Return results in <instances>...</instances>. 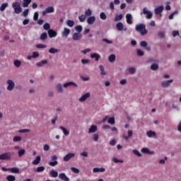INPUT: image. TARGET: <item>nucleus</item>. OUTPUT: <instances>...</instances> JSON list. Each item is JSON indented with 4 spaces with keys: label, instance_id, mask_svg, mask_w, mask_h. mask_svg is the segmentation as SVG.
<instances>
[{
    "label": "nucleus",
    "instance_id": "9d476101",
    "mask_svg": "<svg viewBox=\"0 0 181 181\" xmlns=\"http://www.w3.org/2000/svg\"><path fill=\"white\" fill-rule=\"evenodd\" d=\"M165 9V7L163 6H159L158 7H156L154 10L156 15H160V16H162V12H163V10Z\"/></svg>",
    "mask_w": 181,
    "mask_h": 181
},
{
    "label": "nucleus",
    "instance_id": "680f3d73",
    "mask_svg": "<svg viewBox=\"0 0 181 181\" xmlns=\"http://www.w3.org/2000/svg\"><path fill=\"white\" fill-rule=\"evenodd\" d=\"M99 138H100V136L98 135V134H93V141H94L95 142H98Z\"/></svg>",
    "mask_w": 181,
    "mask_h": 181
},
{
    "label": "nucleus",
    "instance_id": "864d4df0",
    "mask_svg": "<svg viewBox=\"0 0 181 181\" xmlns=\"http://www.w3.org/2000/svg\"><path fill=\"white\" fill-rule=\"evenodd\" d=\"M80 156H82V158H88V153L87 151H83L80 153Z\"/></svg>",
    "mask_w": 181,
    "mask_h": 181
},
{
    "label": "nucleus",
    "instance_id": "4be33fe9",
    "mask_svg": "<svg viewBox=\"0 0 181 181\" xmlns=\"http://www.w3.org/2000/svg\"><path fill=\"white\" fill-rule=\"evenodd\" d=\"M59 52H60V49H56L54 47H51L48 50V53H49L50 54H56V53H59Z\"/></svg>",
    "mask_w": 181,
    "mask_h": 181
},
{
    "label": "nucleus",
    "instance_id": "2eb2a0df",
    "mask_svg": "<svg viewBox=\"0 0 181 181\" xmlns=\"http://www.w3.org/2000/svg\"><path fill=\"white\" fill-rule=\"evenodd\" d=\"M172 83H173V79H170L168 81H163L161 83V86H162V87L167 88V87H169V86H170V84H172Z\"/></svg>",
    "mask_w": 181,
    "mask_h": 181
},
{
    "label": "nucleus",
    "instance_id": "09e8293b",
    "mask_svg": "<svg viewBox=\"0 0 181 181\" xmlns=\"http://www.w3.org/2000/svg\"><path fill=\"white\" fill-rule=\"evenodd\" d=\"M107 122L108 124H111V125H114L115 124V119L114 117H110Z\"/></svg>",
    "mask_w": 181,
    "mask_h": 181
},
{
    "label": "nucleus",
    "instance_id": "473e14b6",
    "mask_svg": "<svg viewBox=\"0 0 181 181\" xmlns=\"http://www.w3.org/2000/svg\"><path fill=\"white\" fill-rule=\"evenodd\" d=\"M115 59H117V57L115 56V54H110L108 58V60L110 63H114L115 62Z\"/></svg>",
    "mask_w": 181,
    "mask_h": 181
},
{
    "label": "nucleus",
    "instance_id": "603ef678",
    "mask_svg": "<svg viewBox=\"0 0 181 181\" xmlns=\"http://www.w3.org/2000/svg\"><path fill=\"white\" fill-rule=\"evenodd\" d=\"M81 62L83 66H86V64H90V59H82Z\"/></svg>",
    "mask_w": 181,
    "mask_h": 181
},
{
    "label": "nucleus",
    "instance_id": "423d86ee",
    "mask_svg": "<svg viewBox=\"0 0 181 181\" xmlns=\"http://www.w3.org/2000/svg\"><path fill=\"white\" fill-rule=\"evenodd\" d=\"M51 160H52V161H50L49 163V166L54 167L57 165H59V162L57 161V156H56V155L52 156L51 157Z\"/></svg>",
    "mask_w": 181,
    "mask_h": 181
},
{
    "label": "nucleus",
    "instance_id": "ea45409f",
    "mask_svg": "<svg viewBox=\"0 0 181 181\" xmlns=\"http://www.w3.org/2000/svg\"><path fill=\"white\" fill-rule=\"evenodd\" d=\"M66 25L69 26V28H73L74 26V21L68 20L66 22Z\"/></svg>",
    "mask_w": 181,
    "mask_h": 181
},
{
    "label": "nucleus",
    "instance_id": "5701e85b",
    "mask_svg": "<svg viewBox=\"0 0 181 181\" xmlns=\"http://www.w3.org/2000/svg\"><path fill=\"white\" fill-rule=\"evenodd\" d=\"M59 129H61V131H62L64 135H65V136H69V135H70V132L69 130H67V129L64 128L63 126H61L59 127Z\"/></svg>",
    "mask_w": 181,
    "mask_h": 181
},
{
    "label": "nucleus",
    "instance_id": "a19ab883",
    "mask_svg": "<svg viewBox=\"0 0 181 181\" xmlns=\"http://www.w3.org/2000/svg\"><path fill=\"white\" fill-rule=\"evenodd\" d=\"M100 18L102 21H105L107 19V14H105V13H104V12H101L100 13Z\"/></svg>",
    "mask_w": 181,
    "mask_h": 181
},
{
    "label": "nucleus",
    "instance_id": "f3484780",
    "mask_svg": "<svg viewBox=\"0 0 181 181\" xmlns=\"http://www.w3.org/2000/svg\"><path fill=\"white\" fill-rule=\"evenodd\" d=\"M59 178L64 181H70V178L66 175V173H62L59 175Z\"/></svg>",
    "mask_w": 181,
    "mask_h": 181
},
{
    "label": "nucleus",
    "instance_id": "39448f33",
    "mask_svg": "<svg viewBox=\"0 0 181 181\" xmlns=\"http://www.w3.org/2000/svg\"><path fill=\"white\" fill-rule=\"evenodd\" d=\"M143 13L144 15H146V19H152V16H153V13H152L151 11L148 10V8L146 7L143 8Z\"/></svg>",
    "mask_w": 181,
    "mask_h": 181
},
{
    "label": "nucleus",
    "instance_id": "0e129e2a",
    "mask_svg": "<svg viewBox=\"0 0 181 181\" xmlns=\"http://www.w3.org/2000/svg\"><path fill=\"white\" fill-rule=\"evenodd\" d=\"M141 47H146L148 46V42L146 41H141L140 42Z\"/></svg>",
    "mask_w": 181,
    "mask_h": 181
},
{
    "label": "nucleus",
    "instance_id": "de8ad7c7",
    "mask_svg": "<svg viewBox=\"0 0 181 181\" xmlns=\"http://www.w3.org/2000/svg\"><path fill=\"white\" fill-rule=\"evenodd\" d=\"M129 72L130 74H135L136 73V69L135 67H130L129 68Z\"/></svg>",
    "mask_w": 181,
    "mask_h": 181
},
{
    "label": "nucleus",
    "instance_id": "3c124183",
    "mask_svg": "<svg viewBox=\"0 0 181 181\" xmlns=\"http://www.w3.org/2000/svg\"><path fill=\"white\" fill-rule=\"evenodd\" d=\"M37 49H46L47 47V45H45L43 44H37L36 45Z\"/></svg>",
    "mask_w": 181,
    "mask_h": 181
},
{
    "label": "nucleus",
    "instance_id": "6e6552de",
    "mask_svg": "<svg viewBox=\"0 0 181 181\" xmlns=\"http://www.w3.org/2000/svg\"><path fill=\"white\" fill-rule=\"evenodd\" d=\"M53 12H54V7L48 6L42 11V16H45L47 13H53Z\"/></svg>",
    "mask_w": 181,
    "mask_h": 181
},
{
    "label": "nucleus",
    "instance_id": "49530a36",
    "mask_svg": "<svg viewBox=\"0 0 181 181\" xmlns=\"http://www.w3.org/2000/svg\"><path fill=\"white\" fill-rule=\"evenodd\" d=\"M9 170L11 172V173H19V168H10Z\"/></svg>",
    "mask_w": 181,
    "mask_h": 181
},
{
    "label": "nucleus",
    "instance_id": "58836bf2",
    "mask_svg": "<svg viewBox=\"0 0 181 181\" xmlns=\"http://www.w3.org/2000/svg\"><path fill=\"white\" fill-rule=\"evenodd\" d=\"M112 160L115 163H124V160H119L118 158H117L115 157L112 158Z\"/></svg>",
    "mask_w": 181,
    "mask_h": 181
},
{
    "label": "nucleus",
    "instance_id": "f704fd0d",
    "mask_svg": "<svg viewBox=\"0 0 181 181\" xmlns=\"http://www.w3.org/2000/svg\"><path fill=\"white\" fill-rule=\"evenodd\" d=\"M50 175H51L52 177H57L59 176V173H57V170H52L50 171Z\"/></svg>",
    "mask_w": 181,
    "mask_h": 181
},
{
    "label": "nucleus",
    "instance_id": "e2e57ef3",
    "mask_svg": "<svg viewBox=\"0 0 181 181\" xmlns=\"http://www.w3.org/2000/svg\"><path fill=\"white\" fill-rule=\"evenodd\" d=\"M133 153L139 157L142 156V154L138 150H133Z\"/></svg>",
    "mask_w": 181,
    "mask_h": 181
},
{
    "label": "nucleus",
    "instance_id": "2f4dec72",
    "mask_svg": "<svg viewBox=\"0 0 181 181\" xmlns=\"http://www.w3.org/2000/svg\"><path fill=\"white\" fill-rule=\"evenodd\" d=\"M43 64H47V60L45 59V60H42L40 62H37L36 64L37 67H42V66H43Z\"/></svg>",
    "mask_w": 181,
    "mask_h": 181
},
{
    "label": "nucleus",
    "instance_id": "cd10ccee",
    "mask_svg": "<svg viewBox=\"0 0 181 181\" xmlns=\"http://www.w3.org/2000/svg\"><path fill=\"white\" fill-rule=\"evenodd\" d=\"M42 158L40 156H38L35 158V159L32 162L33 165H39L40 163Z\"/></svg>",
    "mask_w": 181,
    "mask_h": 181
},
{
    "label": "nucleus",
    "instance_id": "4c0bfd02",
    "mask_svg": "<svg viewBox=\"0 0 181 181\" xmlns=\"http://www.w3.org/2000/svg\"><path fill=\"white\" fill-rule=\"evenodd\" d=\"M179 13L178 11H175L174 12H173L171 14H170V16H168V19H170V21H172V19H173L174 16H175V15H177Z\"/></svg>",
    "mask_w": 181,
    "mask_h": 181
},
{
    "label": "nucleus",
    "instance_id": "4d7b16f0",
    "mask_svg": "<svg viewBox=\"0 0 181 181\" xmlns=\"http://www.w3.org/2000/svg\"><path fill=\"white\" fill-rule=\"evenodd\" d=\"M25 155V149L21 148L18 151V156L21 158V156H23Z\"/></svg>",
    "mask_w": 181,
    "mask_h": 181
},
{
    "label": "nucleus",
    "instance_id": "7c9ffc66",
    "mask_svg": "<svg viewBox=\"0 0 181 181\" xmlns=\"http://www.w3.org/2000/svg\"><path fill=\"white\" fill-rule=\"evenodd\" d=\"M23 8H28L29 5H30V3L32 2V0H23Z\"/></svg>",
    "mask_w": 181,
    "mask_h": 181
},
{
    "label": "nucleus",
    "instance_id": "338daca9",
    "mask_svg": "<svg viewBox=\"0 0 181 181\" xmlns=\"http://www.w3.org/2000/svg\"><path fill=\"white\" fill-rule=\"evenodd\" d=\"M37 172L40 173V172H44L45 170V166H40L37 168Z\"/></svg>",
    "mask_w": 181,
    "mask_h": 181
},
{
    "label": "nucleus",
    "instance_id": "393cba45",
    "mask_svg": "<svg viewBox=\"0 0 181 181\" xmlns=\"http://www.w3.org/2000/svg\"><path fill=\"white\" fill-rule=\"evenodd\" d=\"M94 132H97V126L92 125L88 129V134H94Z\"/></svg>",
    "mask_w": 181,
    "mask_h": 181
},
{
    "label": "nucleus",
    "instance_id": "c03bdc74",
    "mask_svg": "<svg viewBox=\"0 0 181 181\" xmlns=\"http://www.w3.org/2000/svg\"><path fill=\"white\" fill-rule=\"evenodd\" d=\"M47 39V33H43L40 35V40H46Z\"/></svg>",
    "mask_w": 181,
    "mask_h": 181
},
{
    "label": "nucleus",
    "instance_id": "bb28decb",
    "mask_svg": "<svg viewBox=\"0 0 181 181\" xmlns=\"http://www.w3.org/2000/svg\"><path fill=\"white\" fill-rule=\"evenodd\" d=\"M90 57H91V59H95V62H98V60H100V57H101V56H100L99 54L94 53V54H90Z\"/></svg>",
    "mask_w": 181,
    "mask_h": 181
},
{
    "label": "nucleus",
    "instance_id": "dca6fc26",
    "mask_svg": "<svg viewBox=\"0 0 181 181\" xmlns=\"http://www.w3.org/2000/svg\"><path fill=\"white\" fill-rule=\"evenodd\" d=\"M48 35L50 37V39L53 38V37H56V36H57V32H56L54 30H49L48 32Z\"/></svg>",
    "mask_w": 181,
    "mask_h": 181
},
{
    "label": "nucleus",
    "instance_id": "aec40b11",
    "mask_svg": "<svg viewBox=\"0 0 181 181\" xmlns=\"http://www.w3.org/2000/svg\"><path fill=\"white\" fill-rule=\"evenodd\" d=\"M126 19H127V23H128V25H132V23H133L132 15L131 13H127L126 15Z\"/></svg>",
    "mask_w": 181,
    "mask_h": 181
},
{
    "label": "nucleus",
    "instance_id": "a18cd8bd",
    "mask_svg": "<svg viewBox=\"0 0 181 181\" xmlns=\"http://www.w3.org/2000/svg\"><path fill=\"white\" fill-rule=\"evenodd\" d=\"M6 180L8 181H15L16 180V177L13 175H8L6 177Z\"/></svg>",
    "mask_w": 181,
    "mask_h": 181
},
{
    "label": "nucleus",
    "instance_id": "f257e3e1",
    "mask_svg": "<svg viewBox=\"0 0 181 181\" xmlns=\"http://www.w3.org/2000/svg\"><path fill=\"white\" fill-rule=\"evenodd\" d=\"M135 30H136L141 36H145L148 34L146 25L144 23H139L135 25Z\"/></svg>",
    "mask_w": 181,
    "mask_h": 181
},
{
    "label": "nucleus",
    "instance_id": "c85d7f7f",
    "mask_svg": "<svg viewBox=\"0 0 181 181\" xmlns=\"http://www.w3.org/2000/svg\"><path fill=\"white\" fill-rule=\"evenodd\" d=\"M151 70H153V71H156L158 69H159V65L156 63H153L150 66Z\"/></svg>",
    "mask_w": 181,
    "mask_h": 181
},
{
    "label": "nucleus",
    "instance_id": "72a5a7b5",
    "mask_svg": "<svg viewBox=\"0 0 181 181\" xmlns=\"http://www.w3.org/2000/svg\"><path fill=\"white\" fill-rule=\"evenodd\" d=\"M93 15V11L90 8H87L85 10V16L87 18V16H91Z\"/></svg>",
    "mask_w": 181,
    "mask_h": 181
},
{
    "label": "nucleus",
    "instance_id": "f8f14e48",
    "mask_svg": "<svg viewBox=\"0 0 181 181\" xmlns=\"http://www.w3.org/2000/svg\"><path fill=\"white\" fill-rule=\"evenodd\" d=\"M81 37H83V35H81L80 33H74L72 35V39L75 41L81 40Z\"/></svg>",
    "mask_w": 181,
    "mask_h": 181
},
{
    "label": "nucleus",
    "instance_id": "7ed1b4c3",
    "mask_svg": "<svg viewBox=\"0 0 181 181\" xmlns=\"http://www.w3.org/2000/svg\"><path fill=\"white\" fill-rule=\"evenodd\" d=\"M12 158V153L11 152L4 153L0 155V160H11Z\"/></svg>",
    "mask_w": 181,
    "mask_h": 181
},
{
    "label": "nucleus",
    "instance_id": "ddd939ff",
    "mask_svg": "<svg viewBox=\"0 0 181 181\" xmlns=\"http://www.w3.org/2000/svg\"><path fill=\"white\" fill-rule=\"evenodd\" d=\"M76 154L74 153H69L64 157V162H69L71 159V158H74Z\"/></svg>",
    "mask_w": 181,
    "mask_h": 181
},
{
    "label": "nucleus",
    "instance_id": "774afa93",
    "mask_svg": "<svg viewBox=\"0 0 181 181\" xmlns=\"http://www.w3.org/2000/svg\"><path fill=\"white\" fill-rule=\"evenodd\" d=\"M177 129L178 132L181 133V121L178 123V124L177 126Z\"/></svg>",
    "mask_w": 181,
    "mask_h": 181
},
{
    "label": "nucleus",
    "instance_id": "9b49d317",
    "mask_svg": "<svg viewBox=\"0 0 181 181\" xmlns=\"http://www.w3.org/2000/svg\"><path fill=\"white\" fill-rule=\"evenodd\" d=\"M63 87L64 88H67V87H78V85H77V83H74V81H69V82H66V83H64L63 84Z\"/></svg>",
    "mask_w": 181,
    "mask_h": 181
},
{
    "label": "nucleus",
    "instance_id": "c756f323",
    "mask_svg": "<svg viewBox=\"0 0 181 181\" xmlns=\"http://www.w3.org/2000/svg\"><path fill=\"white\" fill-rule=\"evenodd\" d=\"M122 18H124V16L122 14H116L115 18V22H119V21H122Z\"/></svg>",
    "mask_w": 181,
    "mask_h": 181
},
{
    "label": "nucleus",
    "instance_id": "8fccbe9b",
    "mask_svg": "<svg viewBox=\"0 0 181 181\" xmlns=\"http://www.w3.org/2000/svg\"><path fill=\"white\" fill-rule=\"evenodd\" d=\"M86 16L84 14H81V16H78V19L80 22H86Z\"/></svg>",
    "mask_w": 181,
    "mask_h": 181
},
{
    "label": "nucleus",
    "instance_id": "f03ea898",
    "mask_svg": "<svg viewBox=\"0 0 181 181\" xmlns=\"http://www.w3.org/2000/svg\"><path fill=\"white\" fill-rule=\"evenodd\" d=\"M12 8L14 9L15 13L19 14L22 12V7H21V3L13 2L12 4Z\"/></svg>",
    "mask_w": 181,
    "mask_h": 181
},
{
    "label": "nucleus",
    "instance_id": "4468645a",
    "mask_svg": "<svg viewBox=\"0 0 181 181\" xmlns=\"http://www.w3.org/2000/svg\"><path fill=\"white\" fill-rule=\"evenodd\" d=\"M70 29L67 28H64V30L62 33V37H65V39H66V37H69V35H70Z\"/></svg>",
    "mask_w": 181,
    "mask_h": 181
},
{
    "label": "nucleus",
    "instance_id": "37998d69",
    "mask_svg": "<svg viewBox=\"0 0 181 181\" xmlns=\"http://www.w3.org/2000/svg\"><path fill=\"white\" fill-rule=\"evenodd\" d=\"M43 29L45 30H50V24L49 23H45L43 25Z\"/></svg>",
    "mask_w": 181,
    "mask_h": 181
},
{
    "label": "nucleus",
    "instance_id": "a878e982",
    "mask_svg": "<svg viewBox=\"0 0 181 181\" xmlns=\"http://www.w3.org/2000/svg\"><path fill=\"white\" fill-rule=\"evenodd\" d=\"M116 28H117V30H119V32H121L122 30H124V23H121V22H118L116 24Z\"/></svg>",
    "mask_w": 181,
    "mask_h": 181
},
{
    "label": "nucleus",
    "instance_id": "13d9d810",
    "mask_svg": "<svg viewBox=\"0 0 181 181\" xmlns=\"http://www.w3.org/2000/svg\"><path fill=\"white\" fill-rule=\"evenodd\" d=\"M136 53H137V56H139L140 57H142V56L145 54V53H144V52L141 49H137Z\"/></svg>",
    "mask_w": 181,
    "mask_h": 181
},
{
    "label": "nucleus",
    "instance_id": "052dcab7",
    "mask_svg": "<svg viewBox=\"0 0 181 181\" xmlns=\"http://www.w3.org/2000/svg\"><path fill=\"white\" fill-rule=\"evenodd\" d=\"M141 152H142V153H146V154L148 155V153H149V148H141Z\"/></svg>",
    "mask_w": 181,
    "mask_h": 181
},
{
    "label": "nucleus",
    "instance_id": "5fc2aeb1",
    "mask_svg": "<svg viewBox=\"0 0 181 181\" xmlns=\"http://www.w3.org/2000/svg\"><path fill=\"white\" fill-rule=\"evenodd\" d=\"M158 35L159 37L163 39L165 37V31H159Z\"/></svg>",
    "mask_w": 181,
    "mask_h": 181
},
{
    "label": "nucleus",
    "instance_id": "bf43d9fd",
    "mask_svg": "<svg viewBox=\"0 0 181 181\" xmlns=\"http://www.w3.org/2000/svg\"><path fill=\"white\" fill-rule=\"evenodd\" d=\"M28 15H29V9L26 8L23 11L22 16H24L25 18H26V16H28Z\"/></svg>",
    "mask_w": 181,
    "mask_h": 181
},
{
    "label": "nucleus",
    "instance_id": "e433bc0d",
    "mask_svg": "<svg viewBox=\"0 0 181 181\" xmlns=\"http://www.w3.org/2000/svg\"><path fill=\"white\" fill-rule=\"evenodd\" d=\"M6 8H8V3L2 4L0 6V11L1 12H4V11H5V9H6Z\"/></svg>",
    "mask_w": 181,
    "mask_h": 181
},
{
    "label": "nucleus",
    "instance_id": "6ab92c4d",
    "mask_svg": "<svg viewBox=\"0 0 181 181\" xmlns=\"http://www.w3.org/2000/svg\"><path fill=\"white\" fill-rule=\"evenodd\" d=\"M94 22H95V16H92L88 18L87 19L88 25H94Z\"/></svg>",
    "mask_w": 181,
    "mask_h": 181
},
{
    "label": "nucleus",
    "instance_id": "69168bd1",
    "mask_svg": "<svg viewBox=\"0 0 181 181\" xmlns=\"http://www.w3.org/2000/svg\"><path fill=\"white\" fill-rule=\"evenodd\" d=\"M90 52H91V49L88 48L84 50H81V53H83V54H86L87 53H90Z\"/></svg>",
    "mask_w": 181,
    "mask_h": 181
},
{
    "label": "nucleus",
    "instance_id": "0eeeda50",
    "mask_svg": "<svg viewBox=\"0 0 181 181\" xmlns=\"http://www.w3.org/2000/svg\"><path fill=\"white\" fill-rule=\"evenodd\" d=\"M91 97V93L90 92H88L81 96L79 98L78 100L80 103H84V101H86L88 98H90Z\"/></svg>",
    "mask_w": 181,
    "mask_h": 181
},
{
    "label": "nucleus",
    "instance_id": "b1692460",
    "mask_svg": "<svg viewBox=\"0 0 181 181\" xmlns=\"http://www.w3.org/2000/svg\"><path fill=\"white\" fill-rule=\"evenodd\" d=\"M56 90L57 93H63V91H64V89L63 88V85L62 83H58L56 86Z\"/></svg>",
    "mask_w": 181,
    "mask_h": 181
},
{
    "label": "nucleus",
    "instance_id": "20e7f679",
    "mask_svg": "<svg viewBox=\"0 0 181 181\" xmlns=\"http://www.w3.org/2000/svg\"><path fill=\"white\" fill-rule=\"evenodd\" d=\"M6 84H7L6 90L8 91H12L13 88H15V82L12 81V79H8L6 81Z\"/></svg>",
    "mask_w": 181,
    "mask_h": 181
},
{
    "label": "nucleus",
    "instance_id": "1a4fd4ad",
    "mask_svg": "<svg viewBox=\"0 0 181 181\" xmlns=\"http://www.w3.org/2000/svg\"><path fill=\"white\" fill-rule=\"evenodd\" d=\"M132 135H134V132L132 130H128L127 135L125 134V133H124L122 134V138H123V139H124V141H128V139H129V138H131V136H132Z\"/></svg>",
    "mask_w": 181,
    "mask_h": 181
},
{
    "label": "nucleus",
    "instance_id": "a211bd4d",
    "mask_svg": "<svg viewBox=\"0 0 181 181\" xmlns=\"http://www.w3.org/2000/svg\"><path fill=\"white\" fill-rule=\"evenodd\" d=\"M146 135L148 138H156V132L150 130L146 132Z\"/></svg>",
    "mask_w": 181,
    "mask_h": 181
},
{
    "label": "nucleus",
    "instance_id": "c9c22d12",
    "mask_svg": "<svg viewBox=\"0 0 181 181\" xmlns=\"http://www.w3.org/2000/svg\"><path fill=\"white\" fill-rule=\"evenodd\" d=\"M75 30L77 32V33H81V32H83V26L81 25H76L75 27Z\"/></svg>",
    "mask_w": 181,
    "mask_h": 181
},
{
    "label": "nucleus",
    "instance_id": "412c9836",
    "mask_svg": "<svg viewBox=\"0 0 181 181\" xmlns=\"http://www.w3.org/2000/svg\"><path fill=\"white\" fill-rule=\"evenodd\" d=\"M93 173H104V172H105V168H94L93 169Z\"/></svg>",
    "mask_w": 181,
    "mask_h": 181
},
{
    "label": "nucleus",
    "instance_id": "6e6d98bb",
    "mask_svg": "<svg viewBox=\"0 0 181 181\" xmlns=\"http://www.w3.org/2000/svg\"><path fill=\"white\" fill-rule=\"evenodd\" d=\"M13 64L16 67H21V64H22V62H21V61H19V60H16V61H14Z\"/></svg>",
    "mask_w": 181,
    "mask_h": 181
},
{
    "label": "nucleus",
    "instance_id": "79ce46f5",
    "mask_svg": "<svg viewBox=\"0 0 181 181\" xmlns=\"http://www.w3.org/2000/svg\"><path fill=\"white\" fill-rule=\"evenodd\" d=\"M22 141V137L19 136H16L13 139V142H21Z\"/></svg>",
    "mask_w": 181,
    "mask_h": 181
}]
</instances>
